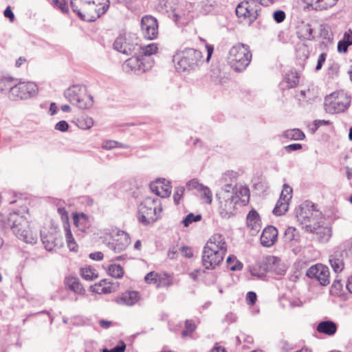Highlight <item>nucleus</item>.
<instances>
[{
    "label": "nucleus",
    "mask_w": 352,
    "mask_h": 352,
    "mask_svg": "<svg viewBox=\"0 0 352 352\" xmlns=\"http://www.w3.org/2000/svg\"><path fill=\"white\" fill-rule=\"evenodd\" d=\"M176 70L178 72L197 71L204 63L202 52L194 48H186L177 52L173 57Z\"/></svg>",
    "instance_id": "nucleus-1"
},
{
    "label": "nucleus",
    "mask_w": 352,
    "mask_h": 352,
    "mask_svg": "<svg viewBox=\"0 0 352 352\" xmlns=\"http://www.w3.org/2000/svg\"><path fill=\"white\" fill-rule=\"evenodd\" d=\"M240 194L243 197L240 198L239 195H230L224 193L223 197H219V206L218 212L223 219H230L234 216L236 212V205L241 202L243 206H246L250 199L249 189L244 188L240 190Z\"/></svg>",
    "instance_id": "nucleus-2"
},
{
    "label": "nucleus",
    "mask_w": 352,
    "mask_h": 352,
    "mask_svg": "<svg viewBox=\"0 0 352 352\" xmlns=\"http://www.w3.org/2000/svg\"><path fill=\"white\" fill-rule=\"evenodd\" d=\"M296 216L298 221L305 228L307 232H312L322 223V213L315 209V206L311 202L302 204L296 210Z\"/></svg>",
    "instance_id": "nucleus-3"
},
{
    "label": "nucleus",
    "mask_w": 352,
    "mask_h": 352,
    "mask_svg": "<svg viewBox=\"0 0 352 352\" xmlns=\"http://www.w3.org/2000/svg\"><path fill=\"white\" fill-rule=\"evenodd\" d=\"M252 56L249 45L238 43L230 48L228 63L234 71L241 72L249 65Z\"/></svg>",
    "instance_id": "nucleus-4"
},
{
    "label": "nucleus",
    "mask_w": 352,
    "mask_h": 352,
    "mask_svg": "<svg viewBox=\"0 0 352 352\" xmlns=\"http://www.w3.org/2000/svg\"><path fill=\"white\" fill-rule=\"evenodd\" d=\"M162 210L160 199L148 197L138 206V220L144 226H148L160 218Z\"/></svg>",
    "instance_id": "nucleus-5"
},
{
    "label": "nucleus",
    "mask_w": 352,
    "mask_h": 352,
    "mask_svg": "<svg viewBox=\"0 0 352 352\" xmlns=\"http://www.w3.org/2000/svg\"><path fill=\"white\" fill-rule=\"evenodd\" d=\"M64 96L73 105L81 109L91 108L94 105V98L82 85H74L64 91Z\"/></svg>",
    "instance_id": "nucleus-6"
},
{
    "label": "nucleus",
    "mask_w": 352,
    "mask_h": 352,
    "mask_svg": "<svg viewBox=\"0 0 352 352\" xmlns=\"http://www.w3.org/2000/svg\"><path fill=\"white\" fill-rule=\"evenodd\" d=\"M14 221L10 229L13 233L21 240L29 243H36L37 238L30 230L29 222L23 215L18 212L12 217Z\"/></svg>",
    "instance_id": "nucleus-7"
},
{
    "label": "nucleus",
    "mask_w": 352,
    "mask_h": 352,
    "mask_svg": "<svg viewBox=\"0 0 352 352\" xmlns=\"http://www.w3.org/2000/svg\"><path fill=\"white\" fill-rule=\"evenodd\" d=\"M351 103L350 98L343 91L334 92L325 97L326 109L331 113L344 111Z\"/></svg>",
    "instance_id": "nucleus-8"
},
{
    "label": "nucleus",
    "mask_w": 352,
    "mask_h": 352,
    "mask_svg": "<svg viewBox=\"0 0 352 352\" xmlns=\"http://www.w3.org/2000/svg\"><path fill=\"white\" fill-rule=\"evenodd\" d=\"M280 261L274 256H267L265 257L259 264V270L254 267L251 270V274L253 276H257L260 278L265 277L266 272H274L278 275H283L285 270L280 266Z\"/></svg>",
    "instance_id": "nucleus-9"
},
{
    "label": "nucleus",
    "mask_w": 352,
    "mask_h": 352,
    "mask_svg": "<svg viewBox=\"0 0 352 352\" xmlns=\"http://www.w3.org/2000/svg\"><path fill=\"white\" fill-rule=\"evenodd\" d=\"M110 241L105 239L104 243L107 247L115 253H120L129 246L131 243V239L128 233L123 230L113 229L109 233Z\"/></svg>",
    "instance_id": "nucleus-10"
},
{
    "label": "nucleus",
    "mask_w": 352,
    "mask_h": 352,
    "mask_svg": "<svg viewBox=\"0 0 352 352\" xmlns=\"http://www.w3.org/2000/svg\"><path fill=\"white\" fill-rule=\"evenodd\" d=\"M261 6L251 0H243L236 8V14L239 18H242L249 25L252 24L258 16Z\"/></svg>",
    "instance_id": "nucleus-11"
},
{
    "label": "nucleus",
    "mask_w": 352,
    "mask_h": 352,
    "mask_svg": "<svg viewBox=\"0 0 352 352\" xmlns=\"http://www.w3.org/2000/svg\"><path fill=\"white\" fill-rule=\"evenodd\" d=\"M37 85L32 82H20L10 89L9 98L12 100H24L34 96Z\"/></svg>",
    "instance_id": "nucleus-12"
},
{
    "label": "nucleus",
    "mask_w": 352,
    "mask_h": 352,
    "mask_svg": "<svg viewBox=\"0 0 352 352\" xmlns=\"http://www.w3.org/2000/svg\"><path fill=\"white\" fill-rule=\"evenodd\" d=\"M114 50L126 55H131L139 51L140 45L138 43V38L130 34L118 36L113 43Z\"/></svg>",
    "instance_id": "nucleus-13"
},
{
    "label": "nucleus",
    "mask_w": 352,
    "mask_h": 352,
    "mask_svg": "<svg viewBox=\"0 0 352 352\" xmlns=\"http://www.w3.org/2000/svg\"><path fill=\"white\" fill-rule=\"evenodd\" d=\"M152 67V63L146 61L143 56H132L122 65L123 70L128 74L133 73L137 75L146 72Z\"/></svg>",
    "instance_id": "nucleus-14"
},
{
    "label": "nucleus",
    "mask_w": 352,
    "mask_h": 352,
    "mask_svg": "<svg viewBox=\"0 0 352 352\" xmlns=\"http://www.w3.org/2000/svg\"><path fill=\"white\" fill-rule=\"evenodd\" d=\"M109 0H104L102 4L94 3V6L83 8V12H79L77 15L82 21L87 22L95 21L97 19L103 15L109 9Z\"/></svg>",
    "instance_id": "nucleus-15"
},
{
    "label": "nucleus",
    "mask_w": 352,
    "mask_h": 352,
    "mask_svg": "<svg viewBox=\"0 0 352 352\" xmlns=\"http://www.w3.org/2000/svg\"><path fill=\"white\" fill-rule=\"evenodd\" d=\"M141 30L145 38L154 40L158 36V22L156 18L151 15H146L142 18Z\"/></svg>",
    "instance_id": "nucleus-16"
},
{
    "label": "nucleus",
    "mask_w": 352,
    "mask_h": 352,
    "mask_svg": "<svg viewBox=\"0 0 352 352\" xmlns=\"http://www.w3.org/2000/svg\"><path fill=\"white\" fill-rule=\"evenodd\" d=\"M306 275L310 278L317 280L323 286H326L330 283L329 268L321 263L311 266L307 270Z\"/></svg>",
    "instance_id": "nucleus-17"
},
{
    "label": "nucleus",
    "mask_w": 352,
    "mask_h": 352,
    "mask_svg": "<svg viewBox=\"0 0 352 352\" xmlns=\"http://www.w3.org/2000/svg\"><path fill=\"white\" fill-rule=\"evenodd\" d=\"M150 189L156 195L165 198L171 194V186L168 181L165 179H157L150 184Z\"/></svg>",
    "instance_id": "nucleus-18"
},
{
    "label": "nucleus",
    "mask_w": 352,
    "mask_h": 352,
    "mask_svg": "<svg viewBox=\"0 0 352 352\" xmlns=\"http://www.w3.org/2000/svg\"><path fill=\"white\" fill-rule=\"evenodd\" d=\"M204 248L221 252L226 254L228 251V245L225 237L220 234H214L208 240Z\"/></svg>",
    "instance_id": "nucleus-19"
},
{
    "label": "nucleus",
    "mask_w": 352,
    "mask_h": 352,
    "mask_svg": "<svg viewBox=\"0 0 352 352\" xmlns=\"http://www.w3.org/2000/svg\"><path fill=\"white\" fill-rule=\"evenodd\" d=\"M278 230L273 226H267L261 234V243L265 247H271L277 240Z\"/></svg>",
    "instance_id": "nucleus-20"
},
{
    "label": "nucleus",
    "mask_w": 352,
    "mask_h": 352,
    "mask_svg": "<svg viewBox=\"0 0 352 352\" xmlns=\"http://www.w3.org/2000/svg\"><path fill=\"white\" fill-rule=\"evenodd\" d=\"M344 254H346L344 250H336L329 256V264L336 273H340L344 269Z\"/></svg>",
    "instance_id": "nucleus-21"
},
{
    "label": "nucleus",
    "mask_w": 352,
    "mask_h": 352,
    "mask_svg": "<svg viewBox=\"0 0 352 352\" xmlns=\"http://www.w3.org/2000/svg\"><path fill=\"white\" fill-rule=\"evenodd\" d=\"M140 296L138 292L126 291L116 298L115 302L119 305L132 306L140 300Z\"/></svg>",
    "instance_id": "nucleus-22"
},
{
    "label": "nucleus",
    "mask_w": 352,
    "mask_h": 352,
    "mask_svg": "<svg viewBox=\"0 0 352 352\" xmlns=\"http://www.w3.org/2000/svg\"><path fill=\"white\" fill-rule=\"evenodd\" d=\"M246 224L252 231V234H256L261 230V218L259 214L255 210H250L246 217Z\"/></svg>",
    "instance_id": "nucleus-23"
},
{
    "label": "nucleus",
    "mask_w": 352,
    "mask_h": 352,
    "mask_svg": "<svg viewBox=\"0 0 352 352\" xmlns=\"http://www.w3.org/2000/svg\"><path fill=\"white\" fill-rule=\"evenodd\" d=\"M292 198V195H288L282 192L276 206L273 210V214L276 216L284 214L289 208V201Z\"/></svg>",
    "instance_id": "nucleus-24"
},
{
    "label": "nucleus",
    "mask_w": 352,
    "mask_h": 352,
    "mask_svg": "<svg viewBox=\"0 0 352 352\" xmlns=\"http://www.w3.org/2000/svg\"><path fill=\"white\" fill-rule=\"evenodd\" d=\"M310 232L314 234V239L320 243L327 242L331 236V228L328 226H324V222L318 226L316 230Z\"/></svg>",
    "instance_id": "nucleus-25"
},
{
    "label": "nucleus",
    "mask_w": 352,
    "mask_h": 352,
    "mask_svg": "<svg viewBox=\"0 0 352 352\" xmlns=\"http://www.w3.org/2000/svg\"><path fill=\"white\" fill-rule=\"evenodd\" d=\"M338 0H305L309 8L315 10H324L333 7Z\"/></svg>",
    "instance_id": "nucleus-26"
},
{
    "label": "nucleus",
    "mask_w": 352,
    "mask_h": 352,
    "mask_svg": "<svg viewBox=\"0 0 352 352\" xmlns=\"http://www.w3.org/2000/svg\"><path fill=\"white\" fill-rule=\"evenodd\" d=\"M41 237L44 248L47 251H52L55 247L60 246L62 243L61 238L56 237L52 233L45 235L41 233Z\"/></svg>",
    "instance_id": "nucleus-27"
},
{
    "label": "nucleus",
    "mask_w": 352,
    "mask_h": 352,
    "mask_svg": "<svg viewBox=\"0 0 352 352\" xmlns=\"http://www.w3.org/2000/svg\"><path fill=\"white\" fill-rule=\"evenodd\" d=\"M201 263L206 270H214L220 265V263L214 258V255L204 248L202 251Z\"/></svg>",
    "instance_id": "nucleus-28"
},
{
    "label": "nucleus",
    "mask_w": 352,
    "mask_h": 352,
    "mask_svg": "<svg viewBox=\"0 0 352 352\" xmlns=\"http://www.w3.org/2000/svg\"><path fill=\"white\" fill-rule=\"evenodd\" d=\"M65 285L75 294L80 296H84L85 294V288L82 287L79 279L76 277L71 276L66 278Z\"/></svg>",
    "instance_id": "nucleus-29"
},
{
    "label": "nucleus",
    "mask_w": 352,
    "mask_h": 352,
    "mask_svg": "<svg viewBox=\"0 0 352 352\" xmlns=\"http://www.w3.org/2000/svg\"><path fill=\"white\" fill-rule=\"evenodd\" d=\"M317 331L319 333L331 336L336 333L337 325L331 320L322 321L318 324Z\"/></svg>",
    "instance_id": "nucleus-30"
},
{
    "label": "nucleus",
    "mask_w": 352,
    "mask_h": 352,
    "mask_svg": "<svg viewBox=\"0 0 352 352\" xmlns=\"http://www.w3.org/2000/svg\"><path fill=\"white\" fill-rule=\"evenodd\" d=\"M178 281L174 280L173 278L168 274L164 273L160 274L158 277V281L157 284V287H168L173 285L174 284H177Z\"/></svg>",
    "instance_id": "nucleus-31"
},
{
    "label": "nucleus",
    "mask_w": 352,
    "mask_h": 352,
    "mask_svg": "<svg viewBox=\"0 0 352 352\" xmlns=\"http://www.w3.org/2000/svg\"><path fill=\"white\" fill-rule=\"evenodd\" d=\"M283 137L292 140H302L305 138V133L299 129L287 130L283 133Z\"/></svg>",
    "instance_id": "nucleus-32"
},
{
    "label": "nucleus",
    "mask_w": 352,
    "mask_h": 352,
    "mask_svg": "<svg viewBox=\"0 0 352 352\" xmlns=\"http://www.w3.org/2000/svg\"><path fill=\"white\" fill-rule=\"evenodd\" d=\"M65 239L67 242V247L69 248L70 251L76 252L78 250V245L76 244L74 238L72 235V231L70 230L69 226H65Z\"/></svg>",
    "instance_id": "nucleus-33"
},
{
    "label": "nucleus",
    "mask_w": 352,
    "mask_h": 352,
    "mask_svg": "<svg viewBox=\"0 0 352 352\" xmlns=\"http://www.w3.org/2000/svg\"><path fill=\"white\" fill-rule=\"evenodd\" d=\"M298 34V38L302 40H312L314 38L313 36V29L310 24L302 25Z\"/></svg>",
    "instance_id": "nucleus-34"
},
{
    "label": "nucleus",
    "mask_w": 352,
    "mask_h": 352,
    "mask_svg": "<svg viewBox=\"0 0 352 352\" xmlns=\"http://www.w3.org/2000/svg\"><path fill=\"white\" fill-rule=\"evenodd\" d=\"M299 233L294 227H288L284 232V240L286 242L298 241L299 239Z\"/></svg>",
    "instance_id": "nucleus-35"
},
{
    "label": "nucleus",
    "mask_w": 352,
    "mask_h": 352,
    "mask_svg": "<svg viewBox=\"0 0 352 352\" xmlns=\"http://www.w3.org/2000/svg\"><path fill=\"white\" fill-rule=\"evenodd\" d=\"M106 283L105 280H102L100 281L98 284L95 285L94 286L91 287V290L99 294H110L113 292V288L111 285L104 286Z\"/></svg>",
    "instance_id": "nucleus-36"
},
{
    "label": "nucleus",
    "mask_w": 352,
    "mask_h": 352,
    "mask_svg": "<svg viewBox=\"0 0 352 352\" xmlns=\"http://www.w3.org/2000/svg\"><path fill=\"white\" fill-rule=\"evenodd\" d=\"M285 82L287 84V88H293L299 82V76L296 72H290L285 76Z\"/></svg>",
    "instance_id": "nucleus-37"
},
{
    "label": "nucleus",
    "mask_w": 352,
    "mask_h": 352,
    "mask_svg": "<svg viewBox=\"0 0 352 352\" xmlns=\"http://www.w3.org/2000/svg\"><path fill=\"white\" fill-rule=\"evenodd\" d=\"M17 212H10L8 215L0 213V227L3 229L10 228L14 221L12 217L16 214Z\"/></svg>",
    "instance_id": "nucleus-38"
},
{
    "label": "nucleus",
    "mask_w": 352,
    "mask_h": 352,
    "mask_svg": "<svg viewBox=\"0 0 352 352\" xmlns=\"http://www.w3.org/2000/svg\"><path fill=\"white\" fill-rule=\"evenodd\" d=\"M196 329L197 326L192 320H186L185 328L181 333L182 337L184 338L190 337Z\"/></svg>",
    "instance_id": "nucleus-39"
},
{
    "label": "nucleus",
    "mask_w": 352,
    "mask_h": 352,
    "mask_svg": "<svg viewBox=\"0 0 352 352\" xmlns=\"http://www.w3.org/2000/svg\"><path fill=\"white\" fill-rule=\"evenodd\" d=\"M70 6L72 11L78 15L79 12H83V8L89 7V5L85 0H70Z\"/></svg>",
    "instance_id": "nucleus-40"
},
{
    "label": "nucleus",
    "mask_w": 352,
    "mask_h": 352,
    "mask_svg": "<svg viewBox=\"0 0 352 352\" xmlns=\"http://www.w3.org/2000/svg\"><path fill=\"white\" fill-rule=\"evenodd\" d=\"M80 274L87 280H92L98 277L96 270L90 266L82 267L80 269Z\"/></svg>",
    "instance_id": "nucleus-41"
},
{
    "label": "nucleus",
    "mask_w": 352,
    "mask_h": 352,
    "mask_svg": "<svg viewBox=\"0 0 352 352\" xmlns=\"http://www.w3.org/2000/svg\"><path fill=\"white\" fill-rule=\"evenodd\" d=\"M108 272L109 275L116 278H120L124 275V270L120 265L111 264L109 267Z\"/></svg>",
    "instance_id": "nucleus-42"
},
{
    "label": "nucleus",
    "mask_w": 352,
    "mask_h": 352,
    "mask_svg": "<svg viewBox=\"0 0 352 352\" xmlns=\"http://www.w3.org/2000/svg\"><path fill=\"white\" fill-rule=\"evenodd\" d=\"M228 267L232 271H239L243 268V264L234 256H229L226 260Z\"/></svg>",
    "instance_id": "nucleus-43"
},
{
    "label": "nucleus",
    "mask_w": 352,
    "mask_h": 352,
    "mask_svg": "<svg viewBox=\"0 0 352 352\" xmlns=\"http://www.w3.org/2000/svg\"><path fill=\"white\" fill-rule=\"evenodd\" d=\"M74 223L79 230L84 231L87 228V217L82 213L80 216H74Z\"/></svg>",
    "instance_id": "nucleus-44"
},
{
    "label": "nucleus",
    "mask_w": 352,
    "mask_h": 352,
    "mask_svg": "<svg viewBox=\"0 0 352 352\" xmlns=\"http://www.w3.org/2000/svg\"><path fill=\"white\" fill-rule=\"evenodd\" d=\"M157 49L158 48L156 44L151 43L143 47L140 46L139 50H141L142 54L140 56H143V57H144L149 56L155 54L157 52Z\"/></svg>",
    "instance_id": "nucleus-45"
},
{
    "label": "nucleus",
    "mask_w": 352,
    "mask_h": 352,
    "mask_svg": "<svg viewBox=\"0 0 352 352\" xmlns=\"http://www.w3.org/2000/svg\"><path fill=\"white\" fill-rule=\"evenodd\" d=\"M52 4L63 13L67 14L69 12V6L66 0H52Z\"/></svg>",
    "instance_id": "nucleus-46"
},
{
    "label": "nucleus",
    "mask_w": 352,
    "mask_h": 352,
    "mask_svg": "<svg viewBox=\"0 0 352 352\" xmlns=\"http://www.w3.org/2000/svg\"><path fill=\"white\" fill-rule=\"evenodd\" d=\"M199 191L201 192V199L204 200L206 204H210L212 203V192L209 188L203 186Z\"/></svg>",
    "instance_id": "nucleus-47"
},
{
    "label": "nucleus",
    "mask_w": 352,
    "mask_h": 352,
    "mask_svg": "<svg viewBox=\"0 0 352 352\" xmlns=\"http://www.w3.org/2000/svg\"><path fill=\"white\" fill-rule=\"evenodd\" d=\"M94 125V120L90 117H85L78 120V126L82 129H89Z\"/></svg>",
    "instance_id": "nucleus-48"
},
{
    "label": "nucleus",
    "mask_w": 352,
    "mask_h": 352,
    "mask_svg": "<svg viewBox=\"0 0 352 352\" xmlns=\"http://www.w3.org/2000/svg\"><path fill=\"white\" fill-rule=\"evenodd\" d=\"M201 218V214L195 215L193 213H190L183 219L182 223L185 227H188L192 223L200 221Z\"/></svg>",
    "instance_id": "nucleus-49"
},
{
    "label": "nucleus",
    "mask_w": 352,
    "mask_h": 352,
    "mask_svg": "<svg viewBox=\"0 0 352 352\" xmlns=\"http://www.w3.org/2000/svg\"><path fill=\"white\" fill-rule=\"evenodd\" d=\"M185 191V188L184 186H177L175 188V190L173 195L174 202L176 205L179 204V201L181 198L183 197Z\"/></svg>",
    "instance_id": "nucleus-50"
},
{
    "label": "nucleus",
    "mask_w": 352,
    "mask_h": 352,
    "mask_svg": "<svg viewBox=\"0 0 352 352\" xmlns=\"http://www.w3.org/2000/svg\"><path fill=\"white\" fill-rule=\"evenodd\" d=\"M102 147L105 149L110 150V149L117 148V147L127 148L128 146H124L122 144L119 143L116 141L109 140V141H106L105 142H104Z\"/></svg>",
    "instance_id": "nucleus-51"
},
{
    "label": "nucleus",
    "mask_w": 352,
    "mask_h": 352,
    "mask_svg": "<svg viewBox=\"0 0 352 352\" xmlns=\"http://www.w3.org/2000/svg\"><path fill=\"white\" fill-rule=\"evenodd\" d=\"M159 274H160L155 272H150L145 276L144 280L147 283L149 284H157Z\"/></svg>",
    "instance_id": "nucleus-52"
},
{
    "label": "nucleus",
    "mask_w": 352,
    "mask_h": 352,
    "mask_svg": "<svg viewBox=\"0 0 352 352\" xmlns=\"http://www.w3.org/2000/svg\"><path fill=\"white\" fill-rule=\"evenodd\" d=\"M224 193L229 194L230 195H238L236 192L234 191V189L231 184L225 185L224 187L222 188L221 191L217 196L218 197H223V195H224Z\"/></svg>",
    "instance_id": "nucleus-53"
},
{
    "label": "nucleus",
    "mask_w": 352,
    "mask_h": 352,
    "mask_svg": "<svg viewBox=\"0 0 352 352\" xmlns=\"http://www.w3.org/2000/svg\"><path fill=\"white\" fill-rule=\"evenodd\" d=\"M203 186L204 185L199 184V182L195 179H191L186 184V187L188 190L197 189V190H199L201 187Z\"/></svg>",
    "instance_id": "nucleus-54"
},
{
    "label": "nucleus",
    "mask_w": 352,
    "mask_h": 352,
    "mask_svg": "<svg viewBox=\"0 0 352 352\" xmlns=\"http://www.w3.org/2000/svg\"><path fill=\"white\" fill-rule=\"evenodd\" d=\"M204 248L206 249V248ZM206 250L208 252H210L212 255H214V258H216V260H217V261L220 264L223 262L226 254L222 253L221 252H219V251L212 250H210V249H208V248H206Z\"/></svg>",
    "instance_id": "nucleus-55"
},
{
    "label": "nucleus",
    "mask_w": 352,
    "mask_h": 352,
    "mask_svg": "<svg viewBox=\"0 0 352 352\" xmlns=\"http://www.w3.org/2000/svg\"><path fill=\"white\" fill-rule=\"evenodd\" d=\"M273 17L275 21L281 23L285 19V13L283 10H276L273 14Z\"/></svg>",
    "instance_id": "nucleus-56"
},
{
    "label": "nucleus",
    "mask_w": 352,
    "mask_h": 352,
    "mask_svg": "<svg viewBox=\"0 0 352 352\" xmlns=\"http://www.w3.org/2000/svg\"><path fill=\"white\" fill-rule=\"evenodd\" d=\"M54 129L61 132H65L69 129V124L66 121L61 120L56 124Z\"/></svg>",
    "instance_id": "nucleus-57"
},
{
    "label": "nucleus",
    "mask_w": 352,
    "mask_h": 352,
    "mask_svg": "<svg viewBox=\"0 0 352 352\" xmlns=\"http://www.w3.org/2000/svg\"><path fill=\"white\" fill-rule=\"evenodd\" d=\"M257 299L256 294L254 292H248L246 295L247 303L250 305L255 304Z\"/></svg>",
    "instance_id": "nucleus-58"
},
{
    "label": "nucleus",
    "mask_w": 352,
    "mask_h": 352,
    "mask_svg": "<svg viewBox=\"0 0 352 352\" xmlns=\"http://www.w3.org/2000/svg\"><path fill=\"white\" fill-rule=\"evenodd\" d=\"M349 46L352 45V31L349 30L346 31L343 36V38L341 40Z\"/></svg>",
    "instance_id": "nucleus-59"
},
{
    "label": "nucleus",
    "mask_w": 352,
    "mask_h": 352,
    "mask_svg": "<svg viewBox=\"0 0 352 352\" xmlns=\"http://www.w3.org/2000/svg\"><path fill=\"white\" fill-rule=\"evenodd\" d=\"M287 153H292L294 151L300 150L302 148V144L298 143L291 144L284 147Z\"/></svg>",
    "instance_id": "nucleus-60"
},
{
    "label": "nucleus",
    "mask_w": 352,
    "mask_h": 352,
    "mask_svg": "<svg viewBox=\"0 0 352 352\" xmlns=\"http://www.w3.org/2000/svg\"><path fill=\"white\" fill-rule=\"evenodd\" d=\"M326 57H327L326 53L320 54V55L319 56L318 59L317 65L316 66V71H318L322 68L324 63L325 62Z\"/></svg>",
    "instance_id": "nucleus-61"
},
{
    "label": "nucleus",
    "mask_w": 352,
    "mask_h": 352,
    "mask_svg": "<svg viewBox=\"0 0 352 352\" xmlns=\"http://www.w3.org/2000/svg\"><path fill=\"white\" fill-rule=\"evenodd\" d=\"M126 349V344L123 341H120L119 343L113 348V352H124Z\"/></svg>",
    "instance_id": "nucleus-62"
},
{
    "label": "nucleus",
    "mask_w": 352,
    "mask_h": 352,
    "mask_svg": "<svg viewBox=\"0 0 352 352\" xmlns=\"http://www.w3.org/2000/svg\"><path fill=\"white\" fill-rule=\"evenodd\" d=\"M182 252L187 258H191L193 256V252L190 248L185 246L182 247Z\"/></svg>",
    "instance_id": "nucleus-63"
},
{
    "label": "nucleus",
    "mask_w": 352,
    "mask_h": 352,
    "mask_svg": "<svg viewBox=\"0 0 352 352\" xmlns=\"http://www.w3.org/2000/svg\"><path fill=\"white\" fill-rule=\"evenodd\" d=\"M349 45L342 41H340L338 43V51L339 52H346Z\"/></svg>",
    "instance_id": "nucleus-64"
}]
</instances>
